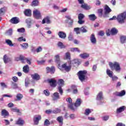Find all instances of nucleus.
I'll return each mask as SVG.
<instances>
[{
  "label": "nucleus",
  "mask_w": 126,
  "mask_h": 126,
  "mask_svg": "<svg viewBox=\"0 0 126 126\" xmlns=\"http://www.w3.org/2000/svg\"><path fill=\"white\" fill-rule=\"evenodd\" d=\"M115 95H116V96H119L120 97L125 96V95H126V91L123 90L121 92H116L115 93Z\"/></svg>",
  "instance_id": "23"
},
{
  "label": "nucleus",
  "mask_w": 126,
  "mask_h": 126,
  "mask_svg": "<svg viewBox=\"0 0 126 126\" xmlns=\"http://www.w3.org/2000/svg\"><path fill=\"white\" fill-rule=\"evenodd\" d=\"M88 17L90 20H91L92 21H95V20L97 19V17H96V15L94 14L89 15Z\"/></svg>",
  "instance_id": "27"
},
{
  "label": "nucleus",
  "mask_w": 126,
  "mask_h": 126,
  "mask_svg": "<svg viewBox=\"0 0 126 126\" xmlns=\"http://www.w3.org/2000/svg\"><path fill=\"white\" fill-rule=\"evenodd\" d=\"M26 24H28V28L31 27V20L30 19H28L26 20Z\"/></svg>",
  "instance_id": "44"
},
{
  "label": "nucleus",
  "mask_w": 126,
  "mask_h": 126,
  "mask_svg": "<svg viewBox=\"0 0 126 126\" xmlns=\"http://www.w3.org/2000/svg\"><path fill=\"white\" fill-rule=\"evenodd\" d=\"M33 15L34 18L40 19L41 18V12L38 9H35L33 11Z\"/></svg>",
  "instance_id": "6"
},
{
  "label": "nucleus",
  "mask_w": 126,
  "mask_h": 126,
  "mask_svg": "<svg viewBox=\"0 0 126 126\" xmlns=\"http://www.w3.org/2000/svg\"><path fill=\"white\" fill-rule=\"evenodd\" d=\"M46 71L47 73H50L51 74L55 73V71H56V68L55 67L52 66L51 68L49 67H46Z\"/></svg>",
  "instance_id": "10"
},
{
  "label": "nucleus",
  "mask_w": 126,
  "mask_h": 126,
  "mask_svg": "<svg viewBox=\"0 0 126 126\" xmlns=\"http://www.w3.org/2000/svg\"><path fill=\"white\" fill-rule=\"evenodd\" d=\"M23 69L25 73H28L29 72V66H28V65H26L24 66Z\"/></svg>",
  "instance_id": "31"
},
{
  "label": "nucleus",
  "mask_w": 126,
  "mask_h": 126,
  "mask_svg": "<svg viewBox=\"0 0 126 126\" xmlns=\"http://www.w3.org/2000/svg\"><path fill=\"white\" fill-rule=\"evenodd\" d=\"M95 4L97 6L100 5L101 4V1H100V0H96L95 2Z\"/></svg>",
  "instance_id": "62"
},
{
  "label": "nucleus",
  "mask_w": 126,
  "mask_h": 126,
  "mask_svg": "<svg viewBox=\"0 0 126 126\" xmlns=\"http://www.w3.org/2000/svg\"><path fill=\"white\" fill-rule=\"evenodd\" d=\"M64 59V60H69L70 61V53L69 52L66 53Z\"/></svg>",
  "instance_id": "38"
},
{
  "label": "nucleus",
  "mask_w": 126,
  "mask_h": 126,
  "mask_svg": "<svg viewBox=\"0 0 126 126\" xmlns=\"http://www.w3.org/2000/svg\"><path fill=\"white\" fill-rule=\"evenodd\" d=\"M6 9H7V8L5 7H4L0 9V15H2L4 14V12H5V11H6Z\"/></svg>",
  "instance_id": "35"
},
{
  "label": "nucleus",
  "mask_w": 126,
  "mask_h": 126,
  "mask_svg": "<svg viewBox=\"0 0 126 126\" xmlns=\"http://www.w3.org/2000/svg\"><path fill=\"white\" fill-rule=\"evenodd\" d=\"M68 63H69L68 65H67V64L66 63L63 64L62 65V67L59 66V69L62 71H63V70L67 72L70 71V69H71V61H69Z\"/></svg>",
  "instance_id": "1"
},
{
  "label": "nucleus",
  "mask_w": 126,
  "mask_h": 126,
  "mask_svg": "<svg viewBox=\"0 0 126 126\" xmlns=\"http://www.w3.org/2000/svg\"><path fill=\"white\" fill-rule=\"evenodd\" d=\"M109 66L111 69H114L116 71H120L121 70V67H120V64L118 62H115L114 63L112 62L109 63Z\"/></svg>",
  "instance_id": "3"
},
{
  "label": "nucleus",
  "mask_w": 126,
  "mask_h": 126,
  "mask_svg": "<svg viewBox=\"0 0 126 126\" xmlns=\"http://www.w3.org/2000/svg\"><path fill=\"white\" fill-rule=\"evenodd\" d=\"M103 121H108L109 120V116H106L102 117Z\"/></svg>",
  "instance_id": "60"
},
{
  "label": "nucleus",
  "mask_w": 126,
  "mask_h": 126,
  "mask_svg": "<svg viewBox=\"0 0 126 126\" xmlns=\"http://www.w3.org/2000/svg\"><path fill=\"white\" fill-rule=\"evenodd\" d=\"M42 24H45V23H47V24H51V20H50V18L49 17H46L44 18L42 22Z\"/></svg>",
  "instance_id": "17"
},
{
  "label": "nucleus",
  "mask_w": 126,
  "mask_h": 126,
  "mask_svg": "<svg viewBox=\"0 0 126 126\" xmlns=\"http://www.w3.org/2000/svg\"><path fill=\"white\" fill-rule=\"evenodd\" d=\"M74 32H76V34H80V28H75L74 29Z\"/></svg>",
  "instance_id": "48"
},
{
  "label": "nucleus",
  "mask_w": 126,
  "mask_h": 126,
  "mask_svg": "<svg viewBox=\"0 0 126 126\" xmlns=\"http://www.w3.org/2000/svg\"><path fill=\"white\" fill-rule=\"evenodd\" d=\"M70 51L71 52H77L78 53H80V50H79V49L76 47L71 48L70 49Z\"/></svg>",
  "instance_id": "43"
},
{
  "label": "nucleus",
  "mask_w": 126,
  "mask_h": 126,
  "mask_svg": "<svg viewBox=\"0 0 126 126\" xmlns=\"http://www.w3.org/2000/svg\"><path fill=\"white\" fill-rule=\"evenodd\" d=\"M10 22L13 24H17V23H19V19L17 17L12 18L10 20Z\"/></svg>",
  "instance_id": "16"
},
{
  "label": "nucleus",
  "mask_w": 126,
  "mask_h": 126,
  "mask_svg": "<svg viewBox=\"0 0 126 126\" xmlns=\"http://www.w3.org/2000/svg\"><path fill=\"white\" fill-rule=\"evenodd\" d=\"M85 16L83 15V14H79L78 15V19L79 20H82L83 18H84Z\"/></svg>",
  "instance_id": "55"
},
{
  "label": "nucleus",
  "mask_w": 126,
  "mask_h": 126,
  "mask_svg": "<svg viewBox=\"0 0 126 126\" xmlns=\"http://www.w3.org/2000/svg\"><path fill=\"white\" fill-rule=\"evenodd\" d=\"M110 32L112 35H116V34L118 33V30H117L116 28H113L111 29Z\"/></svg>",
  "instance_id": "41"
},
{
  "label": "nucleus",
  "mask_w": 126,
  "mask_h": 126,
  "mask_svg": "<svg viewBox=\"0 0 126 126\" xmlns=\"http://www.w3.org/2000/svg\"><path fill=\"white\" fill-rule=\"evenodd\" d=\"M42 117L40 115H35L33 118V122L34 125H38L39 124V121L41 120Z\"/></svg>",
  "instance_id": "8"
},
{
  "label": "nucleus",
  "mask_w": 126,
  "mask_h": 126,
  "mask_svg": "<svg viewBox=\"0 0 126 126\" xmlns=\"http://www.w3.org/2000/svg\"><path fill=\"white\" fill-rule=\"evenodd\" d=\"M125 110H126V106H121L117 109L116 113L117 114H120V113H122V112H124Z\"/></svg>",
  "instance_id": "18"
},
{
  "label": "nucleus",
  "mask_w": 126,
  "mask_h": 126,
  "mask_svg": "<svg viewBox=\"0 0 126 126\" xmlns=\"http://www.w3.org/2000/svg\"><path fill=\"white\" fill-rule=\"evenodd\" d=\"M98 16L101 17L103 15V9H99L98 10Z\"/></svg>",
  "instance_id": "50"
},
{
  "label": "nucleus",
  "mask_w": 126,
  "mask_h": 126,
  "mask_svg": "<svg viewBox=\"0 0 126 126\" xmlns=\"http://www.w3.org/2000/svg\"><path fill=\"white\" fill-rule=\"evenodd\" d=\"M5 43L7 44L10 47L13 46V44H12V41L9 39H6Z\"/></svg>",
  "instance_id": "42"
},
{
  "label": "nucleus",
  "mask_w": 126,
  "mask_h": 126,
  "mask_svg": "<svg viewBox=\"0 0 126 126\" xmlns=\"http://www.w3.org/2000/svg\"><path fill=\"white\" fill-rule=\"evenodd\" d=\"M18 32H19L20 33H24L25 32V29L22 28L20 29H18L17 30Z\"/></svg>",
  "instance_id": "51"
},
{
  "label": "nucleus",
  "mask_w": 126,
  "mask_h": 126,
  "mask_svg": "<svg viewBox=\"0 0 126 126\" xmlns=\"http://www.w3.org/2000/svg\"><path fill=\"white\" fill-rule=\"evenodd\" d=\"M12 111L13 112H16L17 113H19V109H17L16 108H12Z\"/></svg>",
  "instance_id": "61"
},
{
  "label": "nucleus",
  "mask_w": 126,
  "mask_h": 126,
  "mask_svg": "<svg viewBox=\"0 0 126 126\" xmlns=\"http://www.w3.org/2000/svg\"><path fill=\"white\" fill-rule=\"evenodd\" d=\"M12 87L13 89H17V88H18V87L17 86V84L14 83H13Z\"/></svg>",
  "instance_id": "58"
},
{
  "label": "nucleus",
  "mask_w": 126,
  "mask_h": 126,
  "mask_svg": "<svg viewBox=\"0 0 126 126\" xmlns=\"http://www.w3.org/2000/svg\"><path fill=\"white\" fill-rule=\"evenodd\" d=\"M48 82L50 83L51 87L57 86V81L53 79L48 80Z\"/></svg>",
  "instance_id": "13"
},
{
  "label": "nucleus",
  "mask_w": 126,
  "mask_h": 126,
  "mask_svg": "<svg viewBox=\"0 0 126 126\" xmlns=\"http://www.w3.org/2000/svg\"><path fill=\"white\" fill-rule=\"evenodd\" d=\"M86 73H87V71L86 70L79 71L78 72L79 79L82 82L85 80V75H86Z\"/></svg>",
  "instance_id": "4"
},
{
  "label": "nucleus",
  "mask_w": 126,
  "mask_h": 126,
  "mask_svg": "<svg viewBox=\"0 0 126 126\" xmlns=\"http://www.w3.org/2000/svg\"><path fill=\"white\" fill-rule=\"evenodd\" d=\"M52 98L54 101H57V100L61 99V97H60V94H59L58 92L54 93L53 94Z\"/></svg>",
  "instance_id": "11"
},
{
  "label": "nucleus",
  "mask_w": 126,
  "mask_h": 126,
  "mask_svg": "<svg viewBox=\"0 0 126 126\" xmlns=\"http://www.w3.org/2000/svg\"><path fill=\"white\" fill-rule=\"evenodd\" d=\"M57 121L59 123V126H62L63 124V118L62 116H59L57 118Z\"/></svg>",
  "instance_id": "19"
},
{
  "label": "nucleus",
  "mask_w": 126,
  "mask_h": 126,
  "mask_svg": "<svg viewBox=\"0 0 126 126\" xmlns=\"http://www.w3.org/2000/svg\"><path fill=\"white\" fill-rule=\"evenodd\" d=\"M58 36L61 39H65L66 38V34L63 32H58Z\"/></svg>",
  "instance_id": "15"
},
{
  "label": "nucleus",
  "mask_w": 126,
  "mask_h": 126,
  "mask_svg": "<svg viewBox=\"0 0 126 126\" xmlns=\"http://www.w3.org/2000/svg\"><path fill=\"white\" fill-rule=\"evenodd\" d=\"M72 89L73 90V92L74 94H76V93H77V88H76V86L72 85Z\"/></svg>",
  "instance_id": "47"
},
{
  "label": "nucleus",
  "mask_w": 126,
  "mask_h": 126,
  "mask_svg": "<svg viewBox=\"0 0 126 126\" xmlns=\"http://www.w3.org/2000/svg\"><path fill=\"white\" fill-rule=\"evenodd\" d=\"M96 100L98 101H103V93L101 92H99L96 97Z\"/></svg>",
  "instance_id": "25"
},
{
  "label": "nucleus",
  "mask_w": 126,
  "mask_h": 126,
  "mask_svg": "<svg viewBox=\"0 0 126 126\" xmlns=\"http://www.w3.org/2000/svg\"><path fill=\"white\" fill-rule=\"evenodd\" d=\"M66 101L69 104H68V107L72 110V111H74L75 108L73 107V104H72V99L71 98H68L66 99Z\"/></svg>",
  "instance_id": "7"
},
{
  "label": "nucleus",
  "mask_w": 126,
  "mask_h": 126,
  "mask_svg": "<svg viewBox=\"0 0 126 126\" xmlns=\"http://www.w3.org/2000/svg\"><path fill=\"white\" fill-rule=\"evenodd\" d=\"M53 114H59V113H61V109L60 108H56L54 110L52 111Z\"/></svg>",
  "instance_id": "46"
},
{
  "label": "nucleus",
  "mask_w": 126,
  "mask_h": 126,
  "mask_svg": "<svg viewBox=\"0 0 126 126\" xmlns=\"http://www.w3.org/2000/svg\"><path fill=\"white\" fill-rule=\"evenodd\" d=\"M91 39V42L92 43V44H96V38H95V35L94 33H93L90 37Z\"/></svg>",
  "instance_id": "28"
},
{
  "label": "nucleus",
  "mask_w": 126,
  "mask_h": 126,
  "mask_svg": "<svg viewBox=\"0 0 126 126\" xmlns=\"http://www.w3.org/2000/svg\"><path fill=\"white\" fill-rule=\"evenodd\" d=\"M82 102V101H81V99H80V98H77L76 102L74 104V106L75 108H77V107H79V106H80V105L81 104Z\"/></svg>",
  "instance_id": "29"
},
{
  "label": "nucleus",
  "mask_w": 126,
  "mask_h": 126,
  "mask_svg": "<svg viewBox=\"0 0 126 126\" xmlns=\"http://www.w3.org/2000/svg\"><path fill=\"white\" fill-rule=\"evenodd\" d=\"M7 35L11 36L12 35V29H10L6 32Z\"/></svg>",
  "instance_id": "54"
},
{
  "label": "nucleus",
  "mask_w": 126,
  "mask_h": 126,
  "mask_svg": "<svg viewBox=\"0 0 126 126\" xmlns=\"http://www.w3.org/2000/svg\"><path fill=\"white\" fill-rule=\"evenodd\" d=\"M81 32L82 33H86L87 32V27H82L80 28Z\"/></svg>",
  "instance_id": "40"
},
{
  "label": "nucleus",
  "mask_w": 126,
  "mask_h": 126,
  "mask_svg": "<svg viewBox=\"0 0 126 126\" xmlns=\"http://www.w3.org/2000/svg\"><path fill=\"white\" fill-rule=\"evenodd\" d=\"M16 125L23 126V125H24V120H22L21 118H19L18 121H16Z\"/></svg>",
  "instance_id": "21"
},
{
  "label": "nucleus",
  "mask_w": 126,
  "mask_h": 126,
  "mask_svg": "<svg viewBox=\"0 0 126 126\" xmlns=\"http://www.w3.org/2000/svg\"><path fill=\"white\" fill-rule=\"evenodd\" d=\"M44 126H49L50 125V121L48 119H46L44 123Z\"/></svg>",
  "instance_id": "53"
},
{
  "label": "nucleus",
  "mask_w": 126,
  "mask_h": 126,
  "mask_svg": "<svg viewBox=\"0 0 126 126\" xmlns=\"http://www.w3.org/2000/svg\"><path fill=\"white\" fill-rule=\"evenodd\" d=\"M55 63H60V55H57L55 56Z\"/></svg>",
  "instance_id": "45"
},
{
  "label": "nucleus",
  "mask_w": 126,
  "mask_h": 126,
  "mask_svg": "<svg viewBox=\"0 0 126 126\" xmlns=\"http://www.w3.org/2000/svg\"><path fill=\"white\" fill-rule=\"evenodd\" d=\"M85 22L82 20H79L78 23L79 24H83Z\"/></svg>",
  "instance_id": "63"
},
{
  "label": "nucleus",
  "mask_w": 126,
  "mask_h": 126,
  "mask_svg": "<svg viewBox=\"0 0 126 126\" xmlns=\"http://www.w3.org/2000/svg\"><path fill=\"white\" fill-rule=\"evenodd\" d=\"M1 116L4 117V118L7 117V116L9 115V113H8V112H7V111H6V110L5 109H2L1 110Z\"/></svg>",
  "instance_id": "22"
},
{
  "label": "nucleus",
  "mask_w": 126,
  "mask_h": 126,
  "mask_svg": "<svg viewBox=\"0 0 126 126\" xmlns=\"http://www.w3.org/2000/svg\"><path fill=\"white\" fill-rule=\"evenodd\" d=\"M21 60H22V63H27L29 64H31V59H29L28 58H26L24 57V56H21Z\"/></svg>",
  "instance_id": "9"
},
{
  "label": "nucleus",
  "mask_w": 126,
  "mask_h": 126,
  "mask_svg": "<svg viewBox=\"0 0 126 126\" xmlns=\"http://www.w3.org/2000/svg\"><path fill=\"white\" fill-rule=\"evenodd\" d=\"M58 84L59 85L58 86V90L61 94V95H63V91L62 87L63 86V79H59L58 82Z\"/></svg>",
  "instance_id": "5"
},
{
  "label": "nucleus",
  "mask_w": 126,
  "mask_h": 126,
  "mask_svg": "<svg viewBox=\"0 0 126 126\" xmlns=\"http://www.w3.org/2000/svg\"><path fill=\"white\" fill-rule=\"evenodd\" d=\"M65 17L66 18L70 21V25H71L72 23H73V20L71 19V18H70V16H66Z\"/></svg>",
  "instance_id": "52"
},
{
  "label": "nucleus",
  "mask_w": 126,
  "mask_h": 126,
  "mask_svg": "<svg viewBox=\"0 0 126 126\" xmlns=\"http://www.w3.org/2000/svg\"><path fill=\"white\" fill-rule=\"evenodd\" d=\"M39 4V1L38 0H33L32 3V6H37Z\"/></svg>",
  "instance_id": "34"
},
{
  "label": "nucleus",
  "mask_w": 126,
  "mask_h": 126,
  "mask_svg": "<svg viewBox=\"0 0 126 126\" xmlns=\"http://www.w3.org/2000/svg\"><path fill=\"white\" fill-rule=\"evenodd\" d=\"M126 12H124L120 14H119L117 18V21H118L119 23L120 24H123V23H125V20H126Z\"/></svg>",
  "instance_id": "2"
},
{
  "label": "nucleus",
  "mask_w": 126,
  "mask_h": 126,
  "mask_svg": "<svg viewBox=\"0 0 126 126\" xmlns=\"http://www.w3.org/2000/svg\"><path fill=\"white\" fill-rule=\"evenodd\" d=\"M24 13H25V15H26V16L30 17V16H31V15H32V11L30 10V9H27L25 10L24 11Z\"/></svg>",
  "instance_id": "26"
},
{
  "label": "nucleus",
  "mask_w": 126,
  "mask_h": 126,
  "mask_svg": "<svg viewBox=\"0 0 126 126\" xmlns=\"http://www.w3.org/2000/svg\"><path fill=\"white\" fill-rule=\"evenodd\" d=\"M80 58H82V59H87V58H89V54L87 53H84L80 55Z\"/></svg>",
  "instance_id": "33"
},
{
  "label": "nucleus",
  "mask_w": 126,
  "mask_h": 126,
  "mask_svg": "<svg viewBox=\"0 0 126 126\" xmlns=\"http://www.w3.org/2000/svg\"><path fill=\"white\" fill-rule=\"evenodd\" d=\"M20 46L23 48L24 50H26L28 48V43H24L23 44H21Z\"/></svg>",
  "instance_id": "36"
},
{
  "label": "nucleus",
  "mask_w": 126,
  "mask_h": 126,
  "mask_svg": "<svg viewBox=\"0 0 126 126\" xmlns=\"http://www.w3.org/2000/svg\"><path fill=\"white\" fill-rule=\"evenodd\" d=\"M42 47L41 46H39L36 49V53H40V52H42Z\"/></svg>",
  "instance_id": "59"
},
{
  "label": "nucleus",
  "mask_w": 126,
  "mask_h": 126,
  "mask_svg": "<svg viewBox=\"0 0 126 126\" xmlns=\"http://www.w3.org/2000/svg\"><path fill=\"white\" fill-rule=\"evenodd\" d=\"M44 94H45L46 96H50V92L48 90H45L44 91Z\"/></svg>",
  "instance_id": "56"
},
{
  "label": "nucleus",
  "mask_w": 126,
  "mask_h": 126,
  "mask_svg": "<svg viewBox=\"0 0 126 126\" xmlns=\"http://www.w3.org/2000/svg\"><path fill=\"white\" fill-rule=\"evenodd\" d=\"M126 36L123 35L121 36L120 41L122 44H124V43H126Z\"/></svg>",
  "instance_id": "39"
},
{
  "label": "nucleus",
  "mask_w": 126,
  "mask_h": 126,
  "mask_svg": "<svg viewBox=\"0 0 126 126\" xmlns=\"http://www.w3.org/2000/svg\"><path fill=\"white\" fill-rule=\"evenodd\" d=\"M58 45V47L61 48V49H63V48H65V46H64L63 44V43L61 42H59Z\"/></svg>",
  "instance_id": "49"
},
{
  "label": "nucleus",
  "mask_w": 126,
  "mask_h": 126,
  "mask_svg": "<svg viewBox=\"0 0 126 126\" xmlns=\"http://www.w3.org/2000/svg\"><path fill=\"white\" fill-rule=\"evenodd\" d=\"M116 126H126V125L122 123H119L117 124Z\"/></svg>",
  "instance_id": "64"
},
{
  "label": "nucleus",
  "mask_w": 126,
  "mask_h": 126,
  "mask_svg": "<svg viewBox=\"0 0 126 126\" xmlns=\"http://www.w3.org/2000/svg\"><path fill=\"white\" fill-rule=\"evenodd\" d=\"M106 73L107 74V75H108V76H109V77H113V71H110V69H107L106 70Z\"/></svg>",
  "instance_id": "37"
},
{
  "label": "nucleus",
  "mask_w": 126,
  "mask_h": 126,
  "mask_svg": "<svg viewBox=\"0 0 126 126\" xmlns=\"http://www.w3.org/2000/svg\"><path fill=\"white\" fill-rule=\"evenodd\" d=\"M111 11H112V9H111V8H110L109 6L106 5L104 6V14H105V15H107V14H109V13H110V12H111Z\"/></svg>",
  "instance_id": "14"
},
{
  "label": "nucleus",
  "mask_w": 126,
  "mask_h": 126,
  "mask_svg": "<svg viewBox=\"0 0 126 126\" xmlns=\"http://www.w3.org/2000/svg\"><path fill=\"white\" fill-rule=\"evenodd\" d=\"M81 7L85 10H89V9H90L91 8V7L87 4L84 3L82 4Z\"/></svg>",
  "instance_id": "24"
},
{
  "label": "nucleus",
  "mask_w": 126,
  "mask_h": 126,
  "mask_svg": "<svg viewBox=\"0 0 126 126\" xmlns=\"http://www.w3.org/2000/svg\"><path fill=\"white\" fill-rule=\"evenodd\" d=\"M3 61L4 63H9V62H11V58H9L7 57L6 55H5L3 58Z\"/></svg>",
  "instance_id": "20"
},
{
  "label": "nucleus",
  "mask_w": 126,
  "mask_h": 126,
  "mask_svg": "<svg viewBox=\"0 0 126 126\" xmlns=\"http://www.w3.org/2000/svg\"><path fill=\"white\" fill-rule=\"evenodd\" d=\"M15 101H20L23 98V95L21 94H18L16 96Z\"/></svg>",
  "instance_id": "30"
},
{
  "label": "nucleus",
  "mask_w": 126,
  "mask_h": 126,
  "mask_svg": "<svg viewBox=\"0 0 126 126\" xmlns=\"http://www.w3.org/2000/svg\"><path fill=\"white\" fill-rule=\"evenodd\" d=\"M92 112H93V109H90L89 108H87L85 109L84 114L86 116H88L89 115V114L91 113Z\"/></svg>",
  "instance_id": "32"
},
{
  "label": "nucleus",
  "mask_w": 126,
  "mask_h": 126,
  "mask_svg": "<svg viewBox=\"0 0 126 126\" xmlns=\"http://www.w3.org/2000/svg\"><path fill=\"white\" fill-rule=\"evenodd\" d=\"M31 77L33 80H40V77L38 73H34L31 75Z\"/></svg>",
  "instance_id": "12"
},
{
  "label": "nucleus",
  "mask_w": 126,
  "mask_h": 126,
  "mask_svg": "<svg viewBox=\"0 0 126 126\" xmlns=\"http://www.w3.org/2000/svg\"><path fill=\"white\" fill-rule=\"evenodd\" d=\"M18 41H19V42H22V41L23 42H25L26 41V39L24 38L23 36L19 37L18 39Z\"/></svg>",
  "instance_id": "57"
}]
</instances>
